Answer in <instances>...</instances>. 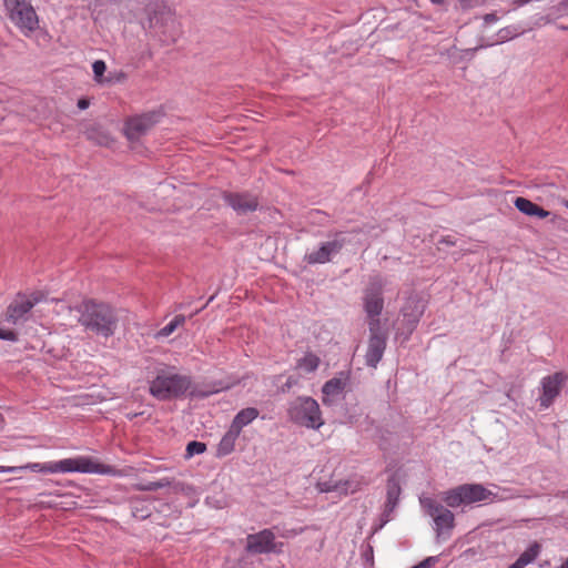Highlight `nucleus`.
<instances>
[{
  "label": "nucleus",
  "mask_w": 568,
  "mask_h": 568,
  "mask_svg": "<svg viewBox=\"0 0 568 568\" xmlns=\"http://www.w3.org/2000/svg\"><path fill=\"white\" fill-rule=\"evenodd\" d=\"M18 470L29 469L36 473L45 474H100V475H118L119 471L110 465L100 463L98 459L89 456H77L64 458L58 462L48 463H29L23 466H17Z\"/></svg>",
  "instance_id": "1"
},
{
  "label": "nucleus",
  "mask_w": 568,
  "mask_h": 568,
  "mask_svg": "<svg viewBox=\"0 0 568 568\" xmlns=\"http://www.w3.org/2000/svg\"><path fill=\"white\" fill-rule=\"evenodd\" d=\"M74 310L80 314L78 322L85 329L103 337H110L114 334L118 320L109 305L87 300Z\"/></svg>",
  "instance_id": "2"
},
{
  "label": "nucleus",
  "mask_w": 568,
  "mask_h": 568,
  "mask_svg": "<svg viewBox=\"0 0 568 568\" xmlns=\"http://www.w3.org/2000/svg\"><path fill=\"white\" fill-rule=\"evenodd\" d=\"M191 386L187 376L176 374L173 368H160L150 384V394L159 400H168L183 395Z\"/></svg>",
  "instance_id": "3"
},
{
  "label": "nucleus",
  "mask_w": 568,
  "mask_h": 568,
  "mask_svg": "<svg viewBox=\"0 0 568 568\" xmlns=\"http://www.w3.org/2000/svg\"><path fill=\"white\" fill-rule=\"evenodd\" d=\"M149 22L150 28L166 44L175 43L183 33L182 23L176 17L175 10L170 7L154 10L149 16Z\"/></svg>",
  "instance_id": "4"
},
{
  "label": "nucleus",
  "mask_w": 568,
  "mask_h": 568,
  "mask_svg": "<svg viewBox=\"0 0 568 568\" xmlns=\"http://www.w3.org/2000/svg\"><path fill=\"white\" fill-rule=\"evenodd\" d=\"M4 9L10 21L26 37L39 28V17L28 0H3Z\"/></svg>",
  "instance_id": "5"
},
{
  "label": "nucleus",
  "mask_w": 568,
  "mask_h": 568,
  "mask_svg": "<svg viewBox=\"0 0 568 568\" xmlns=\"http://www.w3.org/2000/svg\"><path fill=\"white\" fill-rule=\"evenodd\" d=\"M287 413L293 423L307 428L318 429L324 424L318 403L308 396L291 402Z\"/></svg>",
  "instance_id": "6"
},
{
  "label": "nucleus",
  "mask_w": 568,
  "mask_h": 568,
  "mask_svg": "<svg viewBox=\"0 0 568 568\" xmlns=\"http://www.w3.org/2000/svg\"><path fill=\"white\" fill-rule=\"evenodd\" d=\"M496 495L480 484H463L445 491L443 500L453 508L460 505L494 500Z\"/></svg>",
  "instance_id": "7"
},
{
  "label": "nucleus",
  "mask_w": 568,
  "mask_h": 568,
  "mask_svg": "<svg viewBox=\"0 0 568 568\" xmlns=\"http://www.w3.org/2000/svg\"><path fill=\"white\" fill-rule=\"evenodd\" d=\"M283 546V542H276L274 532L266 528L247 535L245 549L253 555L281 554Z\"/></svg>",
  "instance_id": "8"
},
{
  "label": "nucleus",
  "mask_w": 568,
  "mask_h": 568,
  "mask_svg": "<svg viewBox=\"0 0 568 568\" xmlns=\"http://www.w3.org/2000/svg\"><path fill=\"white\" fill-rule=\"evenodd\" d=\"M385 286V281L381 276H374L369 280L368 285L364 291V308L369 317V322L373 320H378L383 307V290Z\"/></svg>",
  "instance_id": "9"
},
{
  "label": "nucleus",
  "mask_w": 568,
  "mask_h": 568,
  "mask_svg": "<svg viewBox=\"0 0 568 568\" xmlns=\"http://www.w3.org/2000/svg\"><path fill=\"white\" fill-rule=\"evenodd\" d=\"M346 243L345 234L337 232L332 241L322 243L321 246L305 255V261L308 264H324L331 261L332 255L339 253Z\"/></svg>",
  "instance_id": "10"
},
{
  "label": "nucleus",
  "mask_w": 568,
  "mask_h": 568,
  "mask_svg": "<svg viewBox=\"0 0 568 568\" xmlns=\"http://www.w3.org/2000/svg\"><path fill=\"white\" fill-rule=\"evenodd\" d=\"M371 337L365 355L366 364L376 367L386 347V336L379 332V320L369 322Z\"/></svg>",
  "instance_id": "11"
},
{
  "label": "nucleus",
  "mask_w": 568,
  "mask_h": 568,
  "mask_svg": "<svg viewBox=\"0 0 568 568\" xmlns=\"http://www.w3.org/2000/svg\"><path fill=\"white\" fill-rule=\"evenodd\" d=\"M567 376L561 373L544 377L541 381L542 394L540 396V405L545 408L549 407L554 399L559 395L561 386L566 382Z\"/></svg>",
  "instance_id": "12"
},
{
  "label": "nucleus",
  "mask_w": 568,
  "mask_h": 568,
  "mask_svg": "<svg viewBox=\"0 0 568 568\" xmlns=\"http://www.w3.org/2000/svg\"><path fill=\"white\" fill-rule=\"evenodd\" d=\"M223 197L227 205H230L237 214H246L248 212H254L258 206L257 197L247 192H227L224 193Z\"/></svg>",
  "instance_id": "13"
},
{
  "label": "nucleus",
  "mask_w": 568,
  "mask_h": 568,
  "mask_svg": "<svg viewBox=\"0 0 568 568\" xmlns=\"http://www.w3.org/2000/svg\"><path fill=\"white\" fill-rule=\"evenodd\" d=\"M154 123L155 121L152 114H143L131 118L125 123V136L131 141L138 140L140 136L145 134L154 125Z\"/></svg>",
  "instance_id": "14"
},
{
  "label": "nucleus",
  "mask_w": 568,
  "mask_h": 568,
  "mask_svg": "<svg viewBox=\"0 0 568 568\" xmlns=\"http://www.w3.org/2000/svg\"><path fill=\"white\" fill-rule=\"evenodd\" d=\"M34 306V301L30 298H21L14 301L7 312V320L12 323H17L22 318L31 308Z\"/></svg>",
  "instance_id": "15"
},
{
  "label": "nucleus",
  "mask_w": 568,
  "mask_h": 568,
  "mask_svg": "<svg viewBox=\"0 0 568 568\" xmlns=\"http://www.w3.org/2000/svg\"><path fill=\"white\" fill-rule=\"evenodd\" d=\"M258 416V410L254 407H247L240 410L232 420L231 427L239 433L243 427L252 423Z\"/></svg>",
  "instance_id": "16"
},
{
  "label": "nucleus",
  "mask_w": 568,
  "mask_h": 568,
  "mask_svg": "<svg viewBox=\"0 0 568 568\" xmlns=\"http://www.w3.org/2000/svg\"><path fill=\"white\" fill-rule=\"evenodd\" d=\"M240 434L241 433H239V430H235L230 426L229 430L224 434V436L222 437L217 445V455L226 456L231 454L235 448V443Z\"/></svg>",
  "instance_id": "17"
},
{
  "label": "nucleus",
  "mask_w": 568,
  "mask_h": 568,
  "mask_svg": "<svg viewBox=\"0 0 568 568\" xmlns=\"http://www.w3.org/2000/svg\"><path fill=\"white\" fill-rule=\"evenodd\" d=\"M345 382L341 378H332L327 381L323 386V402L324 404H331L334 398L343 392Z\"/></svg>",
  "instance_id": "18"
},
{
  "label": "nucleus",
  "mask_w": 568,
  "mask_h": 568,
  "mask_svg": "<svg viewBox=\"0 0 568 568\" xmlns=\"http://www.w3.org/2000/svg\"><path fill=\"white\" fill-rule=\"evenodd\" d=\"M433 519L439 536L443 535L445 530L450 531L454 528L455 517L454 514L447 508H444Z\"/></svg>",
  "instance_id": "19"
},
{
  "label": "nucleus",
  "mask_w": 568,
  "mask_h": 568,
  "mask_svg": "<svg viewBox=\"0 0 568 568\" xmlns=\"http://www.w3.org/2000/svg\"><path fill=\"white\" fill-rule=\"evenodd\" d=\"M89 140L94 141L99 145H109L112 142L111 136L101 130L100 126H91L85 131Z\"/></svg>",
  "instance_id": "20"
},
{
  "label": "nucleus",
  "mask_w": 568,
  "mask_h": 568,
  "mask_svg": "<svg viewBox=\"0 0 568 568\" xmlns=\"http://www.w3.org/2000/svg\"><path fill=\"white\" fill-rule=\"evenodd\" d=\"M541 545L537 541L530 544V546L518 557L517 561L524 567L531 564L540 555Z\"/></svg>",
  "instance_id": "21"
},
{
  "label": "nucleus",
  "mask_w": 568,
  "mask_h": 568,
  "mask_svg": "<svg viewBox=\"0 0 568 568\" xmlns=\"http://www.w3.org/2000/svg\"><path fill=\"white\" fill-rule=\"evenodd\" d=\"M321 364L320 357L314 353H306L304 357H302L297 362V367L303 369L306 373L315 372Z\"/></svg>",
  "instance_id": "22"
},
{
  "label": "nucleus",
  "mask_w": 568,
  "mask_h": 568,
  "mask_svg": "<svg viewBox=\"0 0 568 568\" xmlns=\"http://www.w3.org/2000/svg\"><path fill=\"white\" fill-rule=\"evenodd\" d=\"M185 316L180 314L176 315L169 324L162 327L156 334V338H163L170 336L178 327L184 325Z\"/></svg>",
  "instance_id": "23"
},
{
  "label": "nucleus",
  "mask_w": 568,
  "mask_h": 568,
  "mask_svg": "<svg viewBox=\"0 0 568 568\" xmlns=\"http://www.w3.org/2000/svg\"><path fill=\"white\" fill-rule=\"evenodd\" d=\"M524 33V30H520L518 26H507L505 28H501L497 32L498 41L497 42H506L509 41L518 36Z\"/></svg>",
  "instance_id": "24"
},
{
  "label": "nucleus",
  "mask_w": 568,
  "mask_h": 568,
  "mask_svg": "<svg viewBox=\"0 0 568 568\" xmlns=\"http://www.w3.org/2000/svg\"><path fill=\"white\" fill-rule=\"evenodd\" d=\"M514 204L517 210H519L521 213L532 216L535 213V210L537 207V204L532 203L531 201L525 199V197H517L514 201Z\"/></svg>",
  "instance_id": "25"
},
{
  "label": "nucleus",
  "mask_w": 568,
  "mask_h": 568,
  "mask_svg": "<svg viewBox=\"0 0 568 568\" xmlns=\"http://www.w3.org/2000/svg\"><path fill=\"white\" fill-rule=\"evenodd\" d=\"M420 504L426 509L428 515L432 516L433 518L445 508L440 504H438L435 499L428 498V497L422 498Z\"/></svg>",
  "instance_id": "26"
},
{
  "label": "nucleus",
  "mask_w": 568,
  "mask_h": 568,
  "mask_svg": "<svg viewBox=\"0 0 568 568\" xmlns=\"http://www.w3.org/2000/svg\"><path fill=\"white\" fill-rule=\"evenodd\" d=\"M206 450V445L201 442H190L186 446L185 457L191 458L194 455H200Z\"/></svg>",
  "instance_id": "27"
},
{
  "label": "nucleus",
  "mask_w": 568,
  "mask_h": 568,
  "mask_svg": "<svg viewBox=\"0 0 568 568\" xmlns=\"http://www.w3.org/2000/svg\"><path fill=\"white\" fill-rule=\"evenodd\" d=\"M92 70L94 73V80L99 83H102L104 81L103 74L106 70V64L102 60H97L92 64Z\"/></svg>",
  "instance_id": "28"
},
{
  "label": "nucleus",
  "mask_w": 568,
  "mask_h": 568,
  "mask_svg": "<svg viewBox=\"0 0 568 568\" xmlns=\"http://www.w3.org/2000/svg\"><path fill=\"white\" fill-rule=\"evenodd\" d=\"M170 485V481L166 480V479H162V480H159V481H150L146 485L142 486L141 489L142 490H158V489H161V488H164L166 486Z\"/></svg>",
  "instance_id": "29"
},
{
  "label": "nucleus",
  "mask_w": 568,
  "mask_h": 568,
  "mask_svg": "<svg viewBox=\"0 0 568 568\" xmlns=\"http://www.w3.org/2000/svg\"><path fill=\"white\" fill-rule=\"evenodd\" d=\"M463 9H473L484 6L487 0H457Z\"/></svg>",
  "instance_id": "30"
},
{
  "label": "nucleus",
  "mask_w": 568,
  "mask_h": 568,
  "mask_svg": "<svg viewBox=\"0 0 568 568\" xmlns=\"http://www.w3.org/2000/svg\"><path fill=\"white\" fill-rule=\"evenodd\" d=\"M555 17L568 16V0H564L554 8Z\"/></svg>",
  "instance_id": "31"
},
{
  "label": "nucleus",
  "mask_w": 568,
  "mask_h": 568,
  "mask_svg": "<svg viewBox=\"0 0 568 568\" xmlns=\"http://www.w3.org/2000/svg\"><path fill=\"white\" fill-rule=\"evenodd\" d=\"M0 338L4 341H17V333L11 329H0Z\"/></svg>",
  "instance_id": "32"
},
{
  "label": "nucleus",
  "mask_w": 568,
  "mask_h": 568,
  "mask_svg": "<svg viewBox=\"0 0 568 568\" xmlns=\"http://www.w3.org/2000/svg\"><path fill=\"white\" fill-rule=\"evenodd\" d=\"M552 18L550 16H540L536 19V22H535V26L536 27H541V26H546V24H549L552 22Z\"/></svg>",
  "instance_id": "33"
},
{
  "label": "nucleus",
  "mask_w": 568,
  "mask_h": 568,
  "mask_svg": "<svg viewBox=\"0 0 568 568\" xmlns=\"http://www.w3.org/2000/svg\"><path fill=\"white\" fill-rule=\"evenodd\" d=\"M550 215V212L549 211H546L545 209H542L541 206L537 205L536 210H535V213L532 216H537L539 219H546Z\"/></svg>",
  "instance_id": "34"
},
{
  "label": "nucleus",
  "mask_w": 568,
  "mask_h": 568,
  "mask_svg": "<svg viewBox=\"0 0 568 568\" xmlns=\"http://www.w3.org/2000/svg\"><path fill=\"white\" fill-rule=\"evenodd\" d=\"M399 493V487L394 484L393 487L388 488V500L390 501L392 498L396 497Z\"/></svg>",
  "instance_id": "35"
},
{
  "label": "nucleus",
  "mask_w": 568,
  "mask_h": 568,
  "mask_svg": "<svg viewBox=\"0 0 568 568\" xmlns=\"http://www.w3.org/2000/svg\"><path fill=\"white\" fill-rule=\"evenodd\" d=\"M484 21L486 23H494V22H497L498 21V17L496 13L491 12V13H487L484 16Z\"/></svg>",
  "instance_id": "36"
},
{
  "label": "nucleus",
  "mask_w": 568,
  "mask_h": 568,
  "mask_svg": "<svg viewBox=\"0 0 568 568\" xmlns=\"http://www.w3.org/2000/svg\"><path fill=\"white\" fill-rule=\"evenodd\" d=\"M17 466H0V473H17Z\"/></svg>",
  "instance_id": "37"
},
{
  "label": "nucleus",
  "mask_w": 568,
  "mask_h": 568,
  "mask_svg": "<svg viewBox=\"0 0 568 568\" xmlns=\"http://www.w3.org/2000/svg\"><path fill=\"white\" fill-rule=\"evenodd\" d=\"M89 105H90V101L88 99L82 98L78 101V108L81 110L89 108Z\"/></svg>",
  "instance_id": "38"
},
{
  "label": "nucleus",
  "mask_w": 568,
  "mask_h": 568,
  "mask_svg": "<svg viewBox=\"0 0 568 568\" xmlns=\"http://www.w3.org/2000/svg\"><path fill=\"white\" fill-rule=\"evenodd\" d=\"M531 0H514L513 4L515 8L523 7L527 3H529Z\"/></svg>",
  "instance_id": "39"
},
{
  "label": "nucleus",
  "mask_w": 568,
  "mask_h": 568,
  "mask_svg": "<svg viewBox=\"0 0 568 568\" xmlns=\"http://www.w3.org/2000/svg\"><path fill=\"white\" fill-rule=\"evenodd\" d=\"M508 568H524V566H523V565H520V564L516 560V561H515L513 565H510Z\"/></svg>",
  "instance_id": "40"
},
{
  "label": "nucleus",
  "mask_w": 568,
  "mask_h": 568,
  "mask_svg": "<svg viewBox=\"0 0 568 568\" xmlns=\"http://www.w3.org/2000/svg\"><path fill=\"white\" fill-rule=\"evenodd\" d=\"M560 568H568V559L561 564Z\"/></svg>",
  "instance_id": "41"
},
{
  "label": "nucleus",
  "mask_w": 568,
  "mask_h": 568,
  "mask_svg": "<svg viewBox=\"0 0 568 568\" xmlns=\"http://www.w3.org/2000/svg\"><path fill=\"white\" fill-rule=\"evenodd\" d=\"M135 416H136V414H129V415H128V418H129V419H133Z\"/></svg>",
  "instance_id": "42"
},
{
  "label": "nucleus",
  "mask_w": 568,
  "mask_h": 568,
  "mask_svg": "<svg viewBox=\"0 0 568 568\" xmlns=\"http://www.w3.org/2000/svg\"><path fill=\"white\" fill-rule=\"evenodd\" d=\"M432 1H433L434 3H438V4H440V3H443V2H444V0H432Z\"/></svg>",
  "instance_id": "43"
},
{
  "label": "nucleus",
  "mask_w": 568,
  "mask_h": 568,
  "mask_svg": "<svg viewBox=\"0 0 568 568\" xmlns=\"http://www.w3.org/2000/svg\"><path fill=\"white\" fill-rule=\"evenodd\" d=\"M565 206L568 209V200L565 201Z\"/></svg>",
  "instance_id": "44"
}]
</instances>
